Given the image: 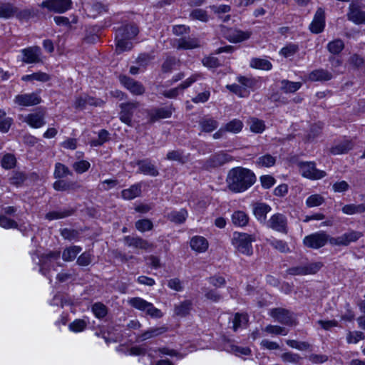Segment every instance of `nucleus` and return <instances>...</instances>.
<instances>
[{
	"instance_id": "obj_23",
	"label": "nucleus",
	"mask_w": 365,
	"mask_h": 365,
	"mask_svg": "<svg viewBox=\"0 0 365 365\" xmlns=\"http://www.w3.org/2000/svg\"><path fill=\"white\" fill-rule=\"evenodd\" d=\"M270 210V206L265 203H257L253 207V213L257 220L261 223H266L267 214Z\"/></svg>"
},
{
	"instance_id": "obj_7",
	"label": "nucleus",
	"mask_w": 365,
	"mask_h": 365,
	"mask_svg": "<svg viewBox=\"0 0 365 365\" xmlns=\"http://www.w3.org/2000/svg\"><path fill=\"white\" fill-rule=\"evenodd\" d=\"M322 262H310L290 267L287 270V272L291 275L314 274L322 268Z\"/></svg>"
},
{
	"instance_id": "obj_4",
	"label": "nucleus",
	"mask_w": 365,
	"mask_h": 365,
	"mask_svg": "<svg viewBox=\"0 0 365 365\" xmlns=\"http://www.w3.org/2000/svg\"><path fill=\"white\" fill-rule=\"evenodd\" d=\"M128 302L133 308L145 312L152 318L159 319L163 315L160 309L156 308L152 303L147 302L141 297L130 298Z\"/></svg>"
},
{
	"instance_id": "obj_33",
	"label": "nucleus",
	"mask_w": 365,
	"mask_h": 365,
	"mask_svg": "<svg viewBox=\"0 0 365 365\" xmlns=\"http://www.w3.org/2000/svg\"><path fill=\"white\" fill-rule=\"evenodd\" d=\"M201 131L210 133L218 127V122L212 118H203L199 122Z\"/></svg>"
},
{
	"instance_id": "obj_47",
	"label": "nucleus",
	"mask_w": 365,
	"mask_h": 365,
	"mask_svg": "<svg viewBox=\"0 0 365 365\" xmlns=\"http://www.w3.org/2000/svg\"><path fill=\"white\" fill-rule=\"evenodd\" d=\"M302 86L300 82H292L287 80L282 81V90L285 93H294L298 91Z\"/></svg>"
},
{
	"instance_id": "obj_12",
	"label": "nucleus",
	"mask_w": 365,
	"mask_h": 365,
	"mask_svg": "<svg viewBox=\"0 0 365 365\" xmlns=\"http://www.w3.org/2000/svg\"><path fill=\"white\" fill-rule=\"evenodd\" d=\"M71 6V0H46L41 3L42 7L56 13H63Z\"/></svg>"
},
{
	"instance_id": "obj_10",
	"label": "nucleus",
	"mask_w": 365,
	"mask_h": 365,
	"mask_svg": "<svg viewBox=\"0 0 365 365\" xmlns=\"http://www.w3.org/2000/svg\"><path fill=\"white\" fill-rule=\"evenodd\" d=\"M21 61L25 63H38L42 62L41 50L38 46H30L21 51Z\"/></svg>"
},
{
	"instance_id": "obj_56",
	"label": "nucleus",
	"mask_w": 365,
	"mask_h": 365,
	"mask_svg": "<svg viewBox=\"0 0 365 365\" xmlns=\"http://www.w3.org/2000/svg\"><path fill=\"white\" fill-rule=\"evenodd\" d=\"M11 125V119L6 117V113L0 109V131L6 133Z\"/></svg>"
},
{
	"instance_id": "obj_38",
	"label": "nucleus",
	"mask_w": 365,
	"mask_h": 365,
	"mask_svg": "<svg viewBox=\"0 0 365 365\" xmlns=\"http://www.w3.org/2000/svg\"><path fill=\"white\" fill-rule=\"evenodd\" d=\"M276 163V157L270 154H265L257 158L255 164L260 168H269Z\"/></svg>"
},
{
	"instance_id": "obj_63",
	"label": "nucleus",
	"mask_w": 365,
	"mask_h": 365,
	"mask_svg": "<svg viewBox=\"0 0 365 365\" xmlns=\"http://www.w3.org/2000/svg\"><path fill=\"white\" fill-rule=\"evenodd\" d=\"M26 180V176L23 173L14 172L9 178V182L14 185L19 186Z\"/></svg>"
},
{
	"instance_id": "obj_53",
	"label": "nucleus",
	"mask_w": 365,
	"mask_h": 365,
	"mask_svg": "<svg viewBox=\"0 0 365 365\" xmlns=\"http://www.w3.org/2000/svg\"><path fill=\"white\" fill-rule=\"evenodd\" d=\"M299 50V46L294 43H289L284 46L279 53L285 58L294 56Z\"/></svg>"
},
{
	"instance_id": "obj_13",
	"label": "nucleus",
	"mask_w": 365,
	"mask_h": 365,
	"mask_svg": "<svg viewBox=\"0 0 365 365\" xmlns=\"http://www.w3.org/2000/svg\"><path fill=\"white\" fill-rule=\"evenodd\" d=\"M120 82L133 95H142L145 93V88L141 83L130 77L122 76L119 78Z\"/></svg>"
},
{
	"instance_id": "obj_27",
	"label": "nucleus",
	"mask_w": 365,
	"mask_h": 365,
	"mask_svg": "<svg viewBox=\"0 0 365 365\" xmlns=\"http://www.w3.org/2000/svg\"><path fill=\"white\" fill-rule=\"evenodd\" d=\"M138 165L139 166V172L144 175L150 176H157L158 175V171L155 165L148 160H140L138 163Z\"/></svg>"
},
{
	"instance_id": "obj_42",
	"label": "nucleus",
	"mask_w": 365,
	"mask_h": 365,
	"mask_svg": "<svg viewBox=\"0 0 365 365\" xmlns=\"http://www.w3.org/2000/svg\"><path fill=\"white\" fill-rule=\"evenodd\" d=\"M343 213L346 215H354L365 212V204L355 205L349 204L344 205L341 209Z\"/></svg>"
},
{
	"instance_id": "obj_44",
	"label": "nucleus",
	"mask_w": 365,
	"mask_h": 365,
	"mask_svg": "<svg viewBox=\"0 0 365 365\" xmlns=\"http://www.w3.org/2000/svg\"><path fill=\"white\" fill-rule=\"evenodd\" d=\"M225 130L232 133H240L243 128V123L239 119H233L225 125Z\"/></svg>"
},
{
	"instance_id": "obj_58",
	"label": "nucleus",
	"mask_w": 365,
	"mask_h": 365,
	"mask_svg": "<svg viewBox=\"0 0 365 365\" xmlns=\"http://www.w3.org/2000/svg\"><path fill=\"white\" fill-rule=\"evenodd\" d=\"M135 227L138 231L144 232L152 230L153 222L148 219L140 220L135 222Z\"/></svg>"
},
{
	"instance_id": "obj_45",
	"label": "nucleus",
	"mask_w": 365,
	"mask_h": 365,
	"mask_svg": "<svg viewBox=\"0 0 365 365\" xmlns=\"http://www.w3.org/2000/svg\"><path fill=\"white\" fill-rule=\"evenodd\" d=\"M191 308L192 303L190 301H184L175 306V314L178 316L185 317L189 314Z\"/></svg>"
},
{
	"instance_id": "obj_5",
	"label": "nucleus",
	"mask_w": 365,
	"mask_h": 365,
	"mask_svg": "<svg viewBox=\"0 0 365 365\" xmlns=\"http://www.w3.org/2000/svg\"><path fill=\"white\" fill-rule=\"evenodd\" d=\"M331 237L323 231L317 232L306 236L303 242L304 245L312 249H319L324 247Z\"/></svg>"
},
{
	"instance_id": "obj_17",
	"label": "nucleus",
	"mask_w": 365,
	"mask_h": 365,
	"mask_svg": "<svg viewBox=\"0 0 365 365\" xmlns=\"http://www.w3.org/2000/svg\"><path fill=\"white\" fill-rule=\"evenodd\" d=\"M224 36L230 42L240 43L249 39L251 36V32L235 29H229L225 32Z\"/></svg>"
},
{
	"instance_id": "obj_19",
	"label": "nucleus",
	"mask_w": 365,
	"mask_h": 365,
	"mask_svg": "<svg viewBox=\"0 0 365 365\" xmlns=\"http://www.w3.org/2000/svg\"><path fill=\"white\" fill-rule=\"evenodd\" d=\"M24 121L34 128H39L46 124L44 113L39 111L28 114Z\"/></svg>"
},
{
	"instance_id": "obj_18",
	"label": "nucleus",
	"mask_w": 365,
	"mask_h": 365,
	"mask_svg": "<svg viewBox=\"0 0 365 365\" xmlns=\"http://www.w3.org/2000/svg\"><path fill=\"white\" fill-rule=\"evenodd\" d=\"M324 26V11L322 8H319L315 13V15L312 23L309 25V29L314 34H319L323 31Z\"/></svg>"
},
{
	"instance_id": "obj_48",
	"label": "nucleus",
	"mask_w": 365,
	"mask_h": 365,
	"mask_svg": "<svg viewBox=\"0 0 365 365\" xmlns=\"http://www.w3.org/2000/svg\"><path fill=\"white\" fill-rule=\"evenodd\" d=\"M75 187H79L80 185L76 183L68 182L63 180H57L53 183V188L58 191L68 190L74 189Z\"/></svg>"
},
{
	"instance_id": "obj_15",
	"label": "nucleus",
	"mask_w": 365,
	"mask_h": 365,
	"mask_svg": "<svg viewBox=\"0 0 365 365\" xmlns=\"http://www.w3.org/2000/svg\"><path fill=\"white\" fill-rule=\"evenodd\" d=\"M268 227L279 232H287V219L284 215L277 213L273 215L269 220L267 222Z\"/></svg>"
},
{
	"instance_id": "obj_49",
	"label": "nucleus",
	"mask_w": 365,
	"mask_h": 365,
	"mask_svg": "<svg viewBox=\"0 0 365 365\" xmlns=\"http://www.w3.org/2000/svg\"><path fill=\"white\" fill-rule=\"evenodd\" d=\"M324 202V198L319 194H314L306 200V205L308 207H318Z\"/></svg>"
},
{
	"instance_id": "obj_34",
	"label": "nucleus",
	"mask_w": 365,
	"mask_h": 365,
	"mask_svg": "<svg viewBox=\"0 0 365 365\" xmlns=\"http://www.w3.org/2000/svg\"><path fill=\"white\" fill-rule=\"evenodd\" d=\"M173 110L170 107L161 108L153 110L150 114L151 121H155L159 119L170 118L172 115Z\"/></svg>"
},
{
	"instance_id": "obj_51",
	"label": "nucleus",
	"mask_w": 365,
	"mask_h": 365,
	"mask_svg": "<svg viewBox=\"0 0 365 365\" xmlns=\"http://www.w3.org/2000/svg\"><path fill=\"white\" fill-rule=\"evenodd\" d=\"M264 331L272 335L286 336L288 334L287 329L277 325H268L264 329Z\"/></svg>"
},
{
	"instance_id": "obj_35",
	"label": "nucleus",
	"mask_w": 365,
	"mask_h": 365,
	"mask_svg": "<svg viewBox=\"0 0 365 365\" xmlns=\"http://www.w3.org/2000/svg\"><path fill=\"white\" fill-rule=\"evenodd\" d=\"M17 8L10 3H4L0 5V18L10 19L15 16Z\"/></svg>"
},
{
	"instance_id": "obj_14",
	"label": "nucleus",
	"mask_w": 365,
	"mask_h": 365,
	"mask_svg": "<svg viewBox=\"0 0 365 365\" xmlns=\"http://www.w3.org/2000/svg\"><path fill=\"white\" fill-rule=\"evenodd\" d=\"M202 78L201 74L200 73H195L192 75L190 77L187 78L185 81H183L180 85L175 88L170 89L168 91H165L163 93V96L167 98H175L179 94V91H182L184 89L188 88L194 82L197 81V80L200 79Z\"/></svg>"
},
{
	"instance_id": "obj_59",
	"label": "nucleus",
	"mask_w": 365,
	"mask_h": 365,
	"mask_svg": "<svg viewBox=\"0 0 365 365\" xmlns=\"http://www.w3.org/2000/svg\"><path fill=\"white\" fill-rule=\"evenodd\" d=\"M190 16L193 19L199 20L202 22H207L209 20V16L207 12L200 9H194L191 12Z\"/></svg>"
},
{
	"instance_id": "obj_25",
	"label": "nucleus",
	"mask_w": 365,
	"mask_h": 365,
	"mask_svg": "<svg viewBox=\"0 0 365 365\" xmlns=\"http://www.w3.org/2000/svg\"><path fill=\"white\" fill-rule=\"evenodd\" d=\"M232 160V157L229 154L220 152L213 155L209 160V164L211 167H218L222 165L225 163L230 162Z\"/></svg>"
},
{
	"instance_id": "obj_1",
	"label": "nucleus",
	"mask_w": 365,
	"mask_h": 365,
	"mask_svg": "<svg viewBox=\"0 0 365 365\" xmlns=\"http://www.w3.org/2000/svg\"><path fill=\"white\" fill-rule=\"evenodd\" d=\"M256 182L255 173L250 169L236 167L231 169L227 176V186L235 193L243 192L252 187Z\"/></svg>"
},
{
	"instance_id": "obj_31",
	"label": "nucleus",
	"mask_w": 365,
	"mask_h": 365,
	"mask_svg": "<svg viewBox=\"0 0 365 365\" xmlns=\"http://www.w3.org/2000/svg\"><path fill=\"white\" fill-rule=\"evenodd\" d=\"M168 219L176 224L183 223L187 217V212L185 209L173 210L167 215Z\"/></svg>"
},
{
	"instance_id": "obj_28",
	"label": "nucleus",
	"mask_w": 365,
	"mask_h": 365,
	"mask_svg": "<svg viewBox=\"0 0 365 365\" xmlns=\"http://www.w3.org/2000/svg\"><path fill=\"white\" fill-rule=\"evenodd\" d=\"M332 78L330 72L324 69H316L312 71L308 76L309 80L312 81H329Z\"/></svg>"
},
{
	"instance_id": "obj_37",
	"label": "nucleus",
	"mask_w": 365,
	"mask_h": 365,
	"mask_svg": "<svg viewBox=\"0 0 365 365\" xmlns=\"http://www.w3.org/2000/svg\"><path fill=\"white\" fill-rule=\"evenodd\" d=\"M250 66L253 68L264 71H269L272 67V65L269 61L259 58H252L250 63Z\"/></svg>"
},
{
	"instance_id": "obj_46",
	"label": "nucleus",
	"mask_w": 365,
	"mask_h": 365,
	"mask_svg": "<svg viewBox=\"0 0 365 365\" xmlns=\"http://www.w3.org/2000/svg\"><path fill=\"white\" fill-rule=\"evenodd\" d=\"M248 322L247 314H236L232 321L234 331H237L240 328L245 327Z\"/></svg>"
},
{
	"instance_id": "obj_6",
	"label": "nucleus",
	"mask_w": 365,
	"mask_h": 365,
	"mask_svg": "<svg viewBox=\"0 0 365 365\" xmlns=\"http://www.w3.org/2000/svg\"><path fill=\"white\" fill-rule=\"evenodd\" d=\"M299 172L302 175L310 180H319L326 175L323 170L316 168L315 163L312 162H301L299 163Z\"/></svg>"
},
{
	"instance_id": "obj_64",
	"label": "nucleus",
	"mask_w": 365,
	"mask_h": 365,
	"mask_svg": "<svg viewBox=\"0 0 365 365\" xmlns=\"http://www.w3.org/2000/svg\"><path fill=\"white\" fill-rule=\"evenodd\" d=\"M1 165L6 169H11L16 165V158L11 154H6L2 158Z\"/></svg>"
},
{
	"instance_id": "obj_39",
	"label": "nucleus",
	"mask_w": 365,
	"mask_h": 365,
	"mask_svg": "<svg viewBox=\"0 0 365 365\" xmlns=\"http://www.w3.org/2000/svg\"><path fill=\"white\" fill-rule=\"evenodd\" d=\"M352 143L349 140H344L336 144L331 148V152L334 155H341L347 153L352 148Z\"/></svg>"
},
{
	"instance_id": "obj_24",
	"label": "nucleus",
	"mask_w": 365,
	"mask_h": 365,
	"mask_svg": "<svg viewBox=\"0 0 365 365\" xmlns=\"http://www.w3.org/2000/svg\"><path fill=\"white\" fill-rule=\"evenodd\" d=\"M60 254L59 252H51L48 255H46V256L43 257L41 259V265L40 268V272L43 275H46V269L48 268V267L54 266V263L56 260L59 259Z\"/></svg>"
},
{
	"instance_id": "obj_43",
	"label": "nucleus",
	"mask_w": 365,
	"mask_h": 365,
	"mask_svg": "<svg viewBox=\"0 0 365 365\" xmlns=\"http://www.w3.org/2000/svg\"><path fill=\"white\" fill-rule=\"evenodd\" d=\"M50 79L49 76L43 72H37L32 74L23 76L21 80L24 81H37L40 82H46Z\"/></svg>"
},
{
	"instance_id": "obj_3",
	"label": "nucleus",
	"mask_w": 365,
	"mask_h": 365,
	"mask_svg": "<svg viewBox=\"0 0 365 365\" xmlns=\"http://www.w3.org/2000/svg\"><path fill=\"white\" fill-rule=\"evenodd\" d=\"M255 238L250 235L242 232H234L232 239V245L240 253L250 256L253 253L252 243Z\"/></svg>"
},
{
	"instance_id": "obj_50",
	"label": "nucleus",
	"mask_w": 365,
	"mask_h": 365,
	"mask_svg": "<svg viewBox=\"0 0 365 365\" xmlns=\"http://www.w3.org/2000/svg\"><path fill=\"white\" fill-rule=\"evenodd\" d=\"M344 47V42L341 39H335L327 44L328 51L333 54L339 53Z\"/></svg>"
},
{
	"instance_id": "obj_9",
	"label": "nucleus",
	"mask_w": 365,
	"mask_h": 365,
	"mask_svg": "<svg viewBox=\"0 0 365 365\" xmlns=\"http://www.w3.org/2000/svg\"><path fill=\"white\" fill-rule=\"evenodd\" d=\"M361 236L362 234L360 232L351 230L339 237H331L329 243L336 246H347L351 242L358 240Z\"/></svg>"
},
{
	"instance_id": "obj_57",
	"label": "nucleus",
	"mask_w": 365,
	"mask_h": 365,
	"mask_svg": "<svg viewBox=\"0 0 365 365\" xmlns=\"http://www.w3.org/2000/svg\"><path fill=\"white\" fill-rule=\"evenodd\" d=\"M91 167V164L87 160H79L73 164V170L78 174L86 172Z\"/></svg>"
},
{
	"instance_id": "obj_60",
	"label": "nucleus",
	"mask_w": 365,
	"mask_h": 365,
	"mask_svg": "<svg viewBox=\"0 0 365 365\" xmlns=\"http://www.w3.org/2000/svg\"><path fill=\"white\" fill-rule=\"evenodd\" d=\"M92 312L97 318H103L107 314L106 306L101 303H96L92 306Z\"/></svg>"
},
{
	"instance_id": "obj_52",
	"label": "nucleus",
	"mask_w": 365,
	"mask_h": 365,
	"mask_svg": "<svg viewBox=\"0 0 365 365\" xmlns=\"http://www.w3.org/2000/svg\"><path fill=\"white\" fill-rule=\"evenodd\" d=\"M53 175L56 178H62L68 175H71V172L63 164L57 163L55 165Z\"/></svg>"
},
{
	"instance_id": "obj_29",
	"label": "nucleus",
	"mask_w": 365,
	"mask_h": 365,
	"mask_svg": "<svg viewBox=\"0 0 365 365\" xmlns=\"http://www.w3.org/2000/svg\"><path fill=\"white\" fill-rule=\"evenodd\" d=\"M200 46V41L196 38H181L178 40L176 47L182 49H193Z\"/></svg>"
},
{
	"instance_id": "obj_32",
	"label": "nucleus",
	"mask_w": 365,
	"mask_h": 365,
	"mask_svg": "<svg viewBox=\"0 0 365 365\" xmlns=\"http://www.w3.org/2000/svg\"><path fill=\"white\" fill-rule=\"evenodd\" d=\"M141 193V185L140 184H135L131 185L129 188L125 189L121 192V196L124 200H130Z\"/></svg>"
},
{
	"instance_id": "obj_40",
	"label": "nucleus",
	"mask_w": 365,
	"mask_h": 365,
	"mask_svg": "<svg viewBox=\"0 0 365 365\" xmlns=\"http://www.w3.org/2000/svg\"><path fill=\"white\" fill-rule=\"evenodd\" d=\"M81 247L79 246H71L65 249L63 252L62 258L66 262L73 261L76 259L77 255L81 251Z\"/></svg>"
},
{
	"instance_id": "obj_26",
	"label": "nucleus",
	"mask_w": 365,
	"mask_h": 365,
	"mask_svg": "<svg viewBox=\"0 0 365 365\" xmlns=\"http://www.w3.org/2000/svg\"><path fill=\"white\" fill-rule=\"evenodd\" d=\"M168 330L165 327H153L149 329L148 330L144 331L143 334L138 336V340L140 341H145L154 337H156L165 332Z\"/></svg>"
},
{
	"instance_id": "obj_36",
	"label": "nucleus",
	"mask_w": 365,
	"mask_h": 365,
	"mask_svg": "<svg viewBox=\"0 0 365 365\" xmlns=\"http://www.w3.org/2000/svg\"><path fill=\"white\" fill-rule=\"evenodd\" d=\"M232 222L237 227L245 226L248 223L249 217L247 215L240 210H237L233 212L232 215Z\"/></svg>"
},
{
	"instance_id": "obj_22",
	"label": "nucleus",
	"mask_w": 365,
	"mask_h": 365,
	"mask_svg": "<svg viewBox=\"0 0 365 365\" xmlns=\"http://www.w3.org/2000/svg\"><path fill=\"white\" fill-rule=\"evenodd\" d=\"M192 250L198 253L205 252L209 247L208 241L202 236H194L190 240Z\"/></svg>"
},
{
	"instance_id": "obj_41",
	"label": "nucleus",
	"mask_w": 365,
	"mask_h": 365,
	"mask_svg": "<svg viewBox=\"0 0 365 365\" xmlns=\"http://www.w3.org/2000/svg\"><path fill=\"white\" fill-rule=\"evenodd\" d=\"M247 123L250 125V130L255 133H261L265 129L264 121L256 118H250Z\"/></svg>"
},
{
	"instance_id": "obj_21",
	"label": "nucleus",
	"mask_w": 365,
	"mask_h": 365,
	"mask_svg": "<svg viewBox=\"0 0 365 365\" xmlns=\"http://www.w3.org/2000/svg\"><path fill=\"white\" fill-rule=\"evenodd\" d=\"M347 16L349 20L356 24H365V11L360 10L354 4L350 5Z\"/></svg>"
},
{
	"instance_id": "obj_8",
	"label": "nucleus",
	"mask_w": 365,
	"mask_h": 365,
	"mask_svg": "<svg viewBox=\"0 0 365 365\" xmlns=\"http://www.w3.org/2000/svg\"><path fill=\"white\" fill-rule=\"evenodd\" d=\"M270 316L277 322L287 326L295 324L294 314L283 308L272 309L269 312Z\"/></svg>"
},
{
	"instance_id": "obj_2",
	"label": "nucleus",
	"mask_w": 365,
	"mask_h": 365,
	"mask_svg": "<svg viewBox=\"0 0 365 365\" xmlns=\"http://www.w3.org/2000/svg\"><path fill=\"white\" fill-rule=\"evenodd\" d=\"M138 34V29L133 24H126L117 29L115 34L116 52L120 53L129 51L133 47L130 40L135 38Z\"/></svg>"
},
{
	"instance_id": "obj_61",
	"label": "nucleus",
	"mask_w": 365,
	"mask_h": 365,
	"mask_svg": "<svg viewBox=\"0 0 365 365\" xmlns=\"http://www.w3.org/2000/svg\"><path fill=\"white\" fill-rule=\"evenodd\" d=\"M0 226L4 229L16 228L17 222L4 215H0Z\"/></svg>"
},
{
	"instance_id": "obj_62",
	"label": "nucleus",
	"mask_w": 365,
	"mask_h": 365,
	"mask_svg": "<svg viewBox=\"0 0 365 365\" xmlns=\"http://www.w3.org/2000/svg\"><path fill=\"white\" fill-rule=\"evenodd\" d=\"M364 339V334L361 331H349L346 336V341L349 344H357Z\"/></svg>"
},
{
	"instance_id": "obj_16",
	"label": "nucleus",
	"mask_w": 365,
	"mask_h": 365,
	"mask_svg": "<svg viewBox=\"0 0 365 365\" xmlns=\"http://www.w3.org/2000/svg\"><path fill=\"white\" fill-rule=\"evenodd\" d=\"M120 120L128 125H131L132 117L135 110L138 107V103H122L120 106Z\"/></svg>"
},
{
	"instance_id": "obj_20",
	"label": "nucleus",
	"mask_w": 365,
	"mask_h": 365,
	"mask_svg": "<svg viewBox=\"0 0 365 365\" xmlns=\"http://www.w3.org/2000/svg\"><path fill=\"white\" fill-rule=\"evenodd\" d=\"M124 243L128 247L138 250H148L152 247L148 241L138 237L126 236L124 237Z\"/></svg>"
},
{
	"instance_id": "obj_30",
	"label": "nucleus",
	"mask_w": 365,
	"mask_h": 365,
	"mask_svg": "<svg viewBox=\"0 0 365 365\" xmlns=\"http://www.w3.org/2000/svg\"><path fill=\"white\" fill-rule=\"evenodd\" d=\"M225 349L227 352L232 353L237 356H248L251 352L248 347L239 346L230 342L225 344Z\"/></svg>"
},
{
	"instance_id": "obj_11",
	"label": "nucleus",
	"mask_w": 365,
	"mask_h": 365,
	"mask_svg": "<svg viewBox=\"0 0 365 365\" xmlns=\"http://www.w3.org/2000/svg\"><path fill=\"white\" fill-rule=\"evenodd\" d=\"M41 98L37 92L23 93L16 95L14 102L22 107H29L38 105L41 103Z\"/></svg>"
},
{
	"instance_id": "obj_54",
	"label": "nucleus",
	"mask_w": 365,
	"mask_h": 365,
	"mask_svg": "<svg viewBox=\"0 0 365 365\" xmlns=\"http://www.w3.org/2000/svg\"><path fill=\"white\" fill-rule=\"evenodd\" d=\"M88 324V322L84 319H76L71 322L68 327L70 331L73 332H81L83 331Z\"/></svg>"
},
{
	"instance_id": "obj_55",
	"label": "nucleus",
	"mask_w": 365,
	"mask_h": 365,
	"mask_svg": "<svg viewBox=\"0 0 365 365\" xmlns=\"http://www.w3.org/2000/svg\"><path fill=\"white\" fill-rule=\"evenodd\" d=\"M269 244L273 247L274 249L277 250L278 251L281 252H289V248L286 242L277 240V239H272L268 240Z\"/></svg>"
}]
</instances>
